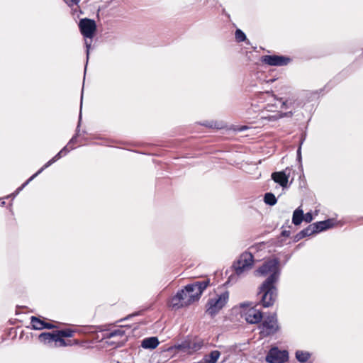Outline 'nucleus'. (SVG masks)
I'll list each match as a JSON object with an SVG mask.
<instances>
[{"instance_id": "1", "label": "nucleus", "mask_w": 363, "mask_h": 363, "mask_svg": "<svg viewBox=\"0 0 363 363\" xmlns=\"http://www.w3.org/2000/svg\"><path fill=\"white\" fill-rule=\"evenodd\" d=\"M279 264V258L269 259L265 260L255 271V275L266 277L269 274L259 286L258 292L261 295V304L264 308L272 306L277 298L278 289L277 284L281 274Z\"/></svg>"}, {"instance_id": "2", "label": "nucleus", "mask_w": 363, "mask_h": 363, "mask_svg": "<svg viewBox=\"0 0 363 363\" xmlns=\"http://www.w3.org/2000/svg\"><path fill=\"white\" fill-rule=\"evenodd\" d=\"M79 30L85 38H89L91 40L88 42L85 40V46L86 48V63H88V60L89 58V50L91 48V39L94 38L95 33L96 31V23L94 20L84 18L79 20ZM87 65V64H86ZM86 69V66H85V69Z\"/></svg>"}, {"instance_id": "3", "label": "nucleus", "mask_w": 363, "mask_h": 363, "mask_svg": "<svg viewBox=\"0 0 363 363\" xmlns=\"http://www.w3.org/2000/svg\"><path fill=\"white\" fill-rule=\"evenodd\" d=\"M259 335L262 337L273 336L277 333L281 326L279 323L276 313H273L266 316L264 319L258 325Z\"/></svg>"}, {"instance_id": "4", "label": "nucleus", "mask_w": 363, "mask_h": 363, "mask_svg": "<svg viewBox=\"0 0 363 363\" xmlns=\"http://www.w3.org/2000/svg\"><path fill=\"white\" fill-rule=\"evenodd\" d=\"M229 299V292L225 291L214 297L210 298L206 305V313L211 317L215 316L225 306Z\"/></svg>"}, {"instance_id": "5", "label": "nucleus", "mask_w": 363, "mask_h": 363, "mask_svg": "<svg viewBox=\"0 0 363 363\" xmlns=\"http://www.w3.org/2000/svg\"><path fill=\"white\" fill-rule=\"evenodd\" d=\"M210 279L195 281L186 285V291L189 294L187 303H194L199 301L204 290L209 286Z\"/></svg>"}, {"instance_id": "6", "label": "nucleus", "mask_w": 363, "mask_h": 363, "mask_svg": "<svg viewBox=\"0 0 363 363\" xmlns=\"http://www.w3.org/2000/svg\"><path fill=\"white\" fill-rule=\"evenodd\" d=\"M74 147L72 146L68 145V144L65 146L57 155H55L51 160H50L48 162H46L36 173L32 175L26 182H24L21 186L17 189V190L11 194L10 196H16L18 194L20 191H21L30 181H32L36 176L40 174L45 169L50 167L54 162L57 161L62 157L65 156Z\"/></svg>"}, {"instance_id": "7", "label": "nucleus", "mask_w": 363, "mask_h": 363, "mask_svg": "<svg viewBox=\"0 0 363 363\" xmlns=\"http://www.w3.org/2000/svg\"><path fill=\"white\" fill-rule=\"evenodd\" d=\"M38 339L41 342L50 347H65L67 345H71L70 341L67 342L63 339V337H61V335L56 333V331L52 333H42L39 335Z\"/></svg>"}, {"instance_id": "8", "label": "nucleus", "mask_w": 363, "mask_h": 363, "mask_svg": "<svg viewBox=\"0 0 363 363\" xmlns=\"http://www.w3.org/2000/svg\"><path fill=\"white\" fill-rule=\"evenodd\" d=\"M254 263V257L250 252L242 253L239 259L233 264L235 273L238 275L241 274L244 271L251 269Z\"/></svg>"}, {"instance_id": "9", "label": "nucleus", "mask_w": 363, "mask_h": 363, "mask_svg": "<svg viewBox=\"0 0 363 363\" xmlns=\"http://www.w3.org/2000/svg\"><path fill=\"white\" fill-rule=\"evenodd\" d=\"M289 359L286 350H279L277 347L271 348L267 352L265 360L268 363H284Z\"/></svg>"}, {"instance_id": "10", "label": "nucleus", "mask_w": 363, "mask_h": 363, "mask_svg": "<svg viewBox=\"0 0 363 363\" xmlns=\"http://www.w3.org/2000/svg\"><path fill=\"white\" fill-rule=\"evenodd\" d=\"M261 62L270 66H285L287 65L291 59L284 55H263L261 57Z\"/></svg>"}, {"instance_id": "11", "label": "nucleus", "mask_w": 363, "mask_h": 363, "mask_svg": "<svg viewBox=\"0 0 363 363\" xmlns=\"http://www.w3.org/2000/svg\"><path fill=\"white\" fill-rule=\"evenodd\" d=\"M244 316L248 323L257 324L262 322L263 313L260 310L250 307L244 312Z\"/></svg>"}, {"instance_id": "12", "label": "nucleus", "mask_w": 363, "mask_h": 363, "mask_svg": "<svg viewBox=\"0 0 363 363\" xmlns=\"http://www.w3.org/2000/svg\"><path fill=\"white\" fill-rule=\"evenodd\" d=\"M289 176L290 169L289 168H286L283 171L273 172L272 174V179L281 187L286 188L288 185Z\"/></svg>"}, {"instance_id": "13", "label": "nucleus", "mask_w": 363, "mask_h": 363, "mask_svg": "<svg viewBox=\"0 0 363 363\" xmlns=\"http://www.w3.org/2000/svg\"><path fill=\"white\" fill-rule=\"evenodd\" d=\"M31 329L40 330L43 329H53L56 326L52 323L45 322L36 316L30 317Z\"/></svg>"}, {"instance_id": "14", "label": "nucleus", "mask_w": 363, "mask_h": 363, "mask_svg": "<svg viewBox=\"0 0 363 363\" xmlns=\"http://www.w3.org/2000/svg\"><path fill=\"white\" fill-rule=\"evenodd\" d=\"M312 225L315 233L316 234L333 228L334 226V222L332 219H327L323 221L313 223Z\"/></svg>"}, {"instance_id": "15", "label": "nucleus", "mask_w": 363, "mask_h": 363, "mask_svg": "<svg viewBox=\"0 0 363 363\" xmlns=\"http://www.w3.org/2000/svg\"><path fill=\"white\" fill-rule=\"evenodd\" d=\"M160 342L157 337H150L143 339L141 342V347L144 349L153 350L156 348Z\"/></svg>"}, {"instance_id": "16", "label": "nucleus", "mask_w": 363, "mask_h": 363, "mask_svg": "<svg viewBox=\"0 0 363 363\" xmlns=\"http://www.w3.org/2000/svg\"><path fill=\"white\" fill-rule=\"evenodd\" d=\"M182 295L181 293H177L174 296H172L169 302V306L175 308L179 309L182 307H185L184 304H183L182 301Z\"/></svg>"}, {"instance_id": "17", "label": "nucleus", "mask_w": 363, "mask_h": 363, "mask_svg": "<svg viewBox=\"0 0 363 363\" xmlns=\"http://www.w3.org/2000/svg\"><path fill=\"white\" fill-rule=\"evenodd\" d=\"M220 355V352L218 350H213L208 354L204 355L203 358L198 363H216Z\"/></svg>"}, {"instance_id": "18", "label": "nucleus", "mask_w": 363, "mask_h": 363, "mask_svg": "<svg viewBox=\"0 0 363 363\" xmlns=\"http://www.w3.org/2000/svg\"><path fill=\"white\" fill-rule=\"evenodd\" d=\"M189 340V354L197 352L201 350L203 345V341L201 339L194 338Z\"/></svg>"}, {"instance_id": "19", "label": "nucleus", "mask_w": 363, "mask_h": 363, "mask_svg": "<svg viewBox=\"0 0 363 363\" xmlns=\"http://www.w3.org/2000/svg\"><path fill=\"white\" fill-rule=\"evenodd\" d=\"M304 219L303 211L301 206L298 207L293 213L292 223L295 225H300Z\"/></svg>"}, {"instance_id": "20", "label": "nucleus", "mask_w": 363, "mask_h": 363, "mask_svg": "<svg viewBox=\"0 0 363 363\" xmlns=\"http://www.w3.org/2000/svg\"><path fill=\"white\" fill-rule=\"evenodd\" d=\"M311 354L309 352L297 350L295 353L296 359L300 363H306L310 359Z\"/></svg>"}, {"instance_id": "21", "label": "nucleus", "mask_w": 363, "mask_h": 363, "mask_svg": "<svg viewBox=\"0 0 363 363\" xmlns=\"http://www.w3.org/2000/svg\"><path fill=\"white\" fill-rule=\"evenodd\" d=\"M260 118L268 121H276L279 118H281V116L279 112H276L273 114H267L264 111H262L260 113Z\"/></svg>"}, {"instance_id": "22", "label": "nucleus", "mask_w": 363, "mask_h": 363, "mask_svg": "<svg viewBox=\"0 0 363 363\" xmlns=\"http://www.w3.org/2000/svg\"><path fill=\"white\" fill-rule=\"evenodd\" d=\"M264 201L269 206H274L277 203V199L272 192H267L264 196Z\"/></svg>"}, {"instance_id": "23", "label": "nucleus", "mask_w": 363, "mask_h": 363, "mask_svg": "<svg viewBox=\"0 0 363 363\" xmlns=\"http://www.w3.org/2000/svg\"><path fill=\"white\" fill-rule=\"evenodd\" d=\"M124 335H125V331L121 328H118V329H115L111 332L106 333L104 335L103 338H111V337H116V336L122 337Z\"/></svg>"}, {"instance_id": "24", "label": "nucleus", "mask_w": 363, "mask_h": 363, "mask_svg": "<svg viewBox=\"0 0 363 363\" xmlns=\"http://www.w3.org/2000/svg\"><path fill=\"white\" fill-rule=\"evenodd\" d=\"M235 40L238 43L246 42L247 44H250L249 40L247 39L246 35L242 30L238 28L235 30Z\"/></svg>"}, {"instance_id": "25", "label": "nucleus", "mask_w": 363, "mask_h": 363, "mask_svg": "<svg viewBox=\"0 0 363 363\" xmlns=\"http://www.w3.org/2000/svg\"><path fill=\"white\" fill-rule=\"evenodd\" d=\"M174 347L177 350H181L183 352L189 354V340H185L181 343L175 345Z\"/></svg>"}, {"instance_id": "26", "label": "nucleus", "mask_w": 363, "mask_h": 363, "mask_svg": "<svg viewBox=\"0 0 363 363\" xmlns=\"http://www.w3.org/2000/svg\"><path fill=\"white\" fill-rule=\"evenodd\" d=\"M81 121H82V113L80 112L79 113V121H78V125L77 126L76 133L71 138L69 142L68 143V145H69V146H72V145L74 144L76 142L77 138L79 136V130H79V127H80Z\"/></svg>"}, {"instance_id": "27", "label": "nucleus", "mask_w": 363, "mask_h": 363, "mask_svg": "<svg viewBox=\"0 0 363 363\" xmlns=\"http://www.w3.org/2000/svg\"><path fill=\"white\" fill-rule=\"evenodd\" d=\"M56 333H59L61 337H71L74 335V330L71 329H64L60 330H56Z\"/></svg>"}, {"instance_id": "28", "label": "nucleus", "mask_w": 363, "mask_h": 363, "mask_svg": "<svg viewBox=\"0 0 363 363\" xmlns=\"http://www.w3.org/2000/svg\"><path fill=\"white\" fill-rule=\"evenodd\" d=\"M178 293H181L182 295V301L183 304H184L185 306H188L191 305L192 303H187L188 299H189V294H187L186 291V286L184 287V289L179 290Z\"/></svg>"}, {"instance_id": "29", "label": "nucleus", "mask_w": 363, "mask_h": 363, "mask_svg": "<svg viewBox=\"0 0 363 363\" xmlns=\"http://www.w3.org/2000/svg\"><path fill=\"white\" fill-rule=\"evenodd\" d=\"M303 140H304V139L301 140V144H300V145L298 147L297 151H296V160L300 163L299 168L301 170H303V167H302V164H301V160H302V157H301V145H302V144L303 143Z\"/></svg>"}, {"instance_id": "30", "label": "nucleus", "mask_w": 363, "mask_h": 363, "mask_svg": "<svg viewBox=\"0 0 363 363\" xmlns=\"http://www.w3.org/2000/svg\"><path fill=\"white\" fill-rule=\"evenodd\" d=\"M301 231L303 233L304 238L310 236L313 234H315L312 224L309 225L307 228L303 229Z\"/></svg>"}, {"instance_id": "31", "label": "nucleus", "mask_w": 363, "mask_h": 363, "mask_svg": "<svg viewBox=\"0 0 363 363\" xmlns=\"http://www.w3.org/2000/svg\"><path fill=\"white\" fill-rule=\"evenodd\" d=\"M313 215L311 212H307L306 214H304V219L303 220L306 223H311L313 220Z\"/></svg>"}, {"instance_id": "32", "label": "nucleus", "mask_w": 363, "mask_h": 363, "mask_svg": "<svg viewBox=\"0 0 363 363\" xmlns=\"http://www.w3.org/2000/svg\"><path fill=\"white\" fill-rule=\"evenodd\" d=\"M304 238V236H303V233H302V231L301 230L300 232H298L294 238V242H298L300 240Z\"/></svg>"}, {"instance_id": "33", "label": "nucleus", "mask_w": 363, "mask_h": 363, "mask_svg": "<svg viewBox=\"0 0 363 363\" xmlns=\"http://www.w3.org/2000/svg\"><path fill=\"white\" fill-rule=\"evenodd\" d=\"M274 108H276L275 105L274 104H267V106L265 107L267 111L274 112V113L276 112L273 110Z\"/></svg>"}, {"instance_id": "34", "label": "nucleus", "mask_w": 363, "mask_h": 363, "mask_svg": "<svg viewBox=\"0 0 363 363\" xmlns=\"http://www.w3.org/2000/svg\"><path fill=\"white\" fill-rule=\"evenodd\" d=\"M279 113L281 116V118H284V117H291L293 115L292 111H289V112H286V113H280L279 112Z\"/></svg>"}, {"instance_id": "35", "label": "nucleus", "mask_w": 363, "mask_h": 363, "mask_svg": "<svg viewBox=\"0 0 363 363\" xmlns=\"http://www.w3.org/2000/svg\"><path fill=\"white\" fill-rule=\"evenodd\" d=\"M291 234L289 230H284L281 232V235L284 237H289Z\"/></svg>"}, {"instance_id": "36", "label": "nucleus", "mask_w": 363, "mask_h": 363, "mask_svg": "<svg viewBox=\"0 0 363 363\" xmlns=\"http://www.w3.org/2000/svg\"><path fill=\"white\" fill-rule=\"evenodd\" d=\"M68 4H77L79 3V0H65Z\"/></svg>"}, {"instance_id": "37", "label": "nucleus", "mask_w": 363, "mask_h": 363, "mask_svg": "<svg viewBox=\"0 0 363 363\" xmlns=\"http://www.w3.org/2000/svg\"><path fill=\"white\" fill-rule=\"evenodd\" d=\"M203 125L206 126V127H209V128H213L214 127L213 124V122H206L205 123H203Z\"/></svg>"}, {"instance_id": "38", "label": "nucleus", "mask_w": 363, "mask_h": 363, "mask_svg": "<svg viewBox=\"0 0 363 363\" xmlns=\"http://www.w3.org/2000/svg\"><path fill=\"white\" fill-rule=\"evenodd\" d=\"M250 306L249 303H240V308H245Z\"/></svg>"}, {"instance_id": "39", "label": "nucleus", "mask_w": 363, "mask_h": 363, "mask_svg": "<svg viewBox=\"0 0 363 363\" xmlns=\"http://www.w3.org/2000/svg\"><path fill=\"white\" fill-rule=\"evenodd\" d=\"M90 328H96L97 330H99L100 331L104 330L101 328V326H90Z\"/></svg>"}, {"instance_id": "40", "label": "nucleus", "mask_w": 363, "mask_h": 363, "mask_svg": "<svg viewBox=\"0 0 363 363\" xmlns=\"http://www.w3.org/2000/svg\"><path fill=\"white\" fill-rule=\"evenodd\" d=\"M281 103H282L281 107L285 106L286 108H287V101H282Z\"/></svg>"}, {"instance_id": "41", "label": "nucleus", "mask_w": 363, "mask_h": 363, "mask_svg": "<svg viewBox=\"0 0 363 363\" xmlns=\"http://www.w3.org/2000/svg\"><path fill=\"white\" fill-rule=\"evenodd\" d=\"M134 315H135V314L130 315H128V317H127L125 319H128V318H129L130 317H131V316H134Z\"/></svg>"}, {"instance_id": "42", "label": "nucleus", "mask_w": 363, "mask_h": 363, "mask_svg": "<svg viewBox=\"0 0 363 363\" xmlns=\"http://www.w3.org/2000/svg\"><path fill=\"white\" fill-rule=\"evenodd\" d=\"M1 206H4L5 204V201H1Z\"/></svg>"}, {"instance_id": "43", "label": "nucleus", "mask_w": 363, "mask_h": 363, "mask_svg": "<svg viewBox=\"0 0 363 363\" xmlns=\"http://www.w3.org/2000/svg\"><path fill=\"white\" fill-rule=\"evenodd\" d=\"M82 99H83V96H81V105L82 104Z\"/></svg>"}, {"instance_id": "44", "label": "nucleus", "mask_w": 363, "mask_h": 363, "mask_svg": "<svg viewBox=\"0 0 363 363\" xmlns=\"http://www.w3.org/2000/svg\"><path fill=\"white\" fill-rule=\"evenodd\" d=\"M275 79H270L269 82H274Z\"/></svg>"}]
</instances>
